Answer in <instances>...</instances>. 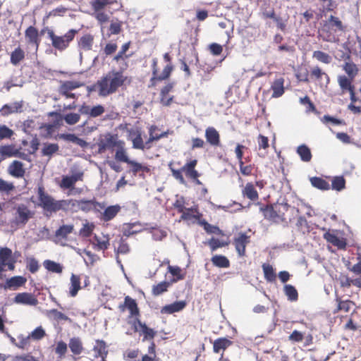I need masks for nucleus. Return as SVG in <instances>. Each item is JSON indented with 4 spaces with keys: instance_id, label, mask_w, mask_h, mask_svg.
Segmentation results:
<instances>
[{
    "instance_id": "f257e3e1",
    "label": "nucleus",
    "mask_w": 361,
    "mask_h": 361,
    "mask_svg": "<svg viewBox=\"0 0 361 361\" xmlns=\"http://www.w3.org/2000/svg\"><path fill=\"white\" fill-rule=\"evenodd\" d=\"M36 194L37 205L43 209L47 216H51L60 210L71 212L80 211L79 200L73 199L56 200L46 192L42 183L38 184Z\"/></svg>"
},
{
    "instance_id": "f03ea898",
    "label": "nucleus",
    "mask_w": 361,
    "mask_h": 361,
    "mask_svg": "<svg viewBox=\"0 0 361 361\" xmlns=\"http://www.w3.org/2000/svg\"><path fill=\"white\" fill-rule=\"evenodd\" d=\"M131 78L125 75L123 71L112 69L103 75L92 87L100 97H107L116 93L120 87L130 85Z\"/></svg>"
},
{
    "instance_id": "7ed1b4c3",
    "label": "nucleus",
    "mask_w": 361,
    "mask_h": 361,
    "mask_svg": "<svg viewBox=\"0 0 361 361\" xmlns=\"http://www.w3.org/2000/svg\"><path fill=\"white\" fill-rule=\"evenodd\" d=\"M264 218L274 224H288L292 221L300 212L295 207H291L287 202L267 204L260 208Z\"/></svg>"
},
{
    "instance_id": "20e7f679",
    "label": "nucleus",
    "mask_w": 361,
    "mask_h": 361,
    "mask_svg": "<svg viewBox=\"0 0 361 361\" xmlns=\"http://www.w3.org/2000/svg\"><path fill=\"white\" fill-rule=\"evenodd\" d=\"M197 164V159H191L185 163L180 169H176L173 167V164L170 163L169 167L171 171L173 177L178 180L181 184H185V180L183 173H185L187 178L193 180L197 185H202V182L199 180L200 174L195 169Z\"/></svg>"
},
{
    "instance_id": "39448f33",
    "label": "nucleus",
    "mask_w": 361,
    "mask_h": 361,
    "mask_svg": "<svg viewBox=\"0 0 361 361\" xmlns=\"http://www.w3.org/2000/svg\"><path fill=\"white\" fill-rule=\"evenodd\" d=\"M164 59L166 61L169 62L167 65L165 66L161 73L159 72L158 67V61L157 59H153L152 61V78L149 80V83L148 85V87H154L157 85V82H161L164 80H168L173 69L174 67L173 64L171 63V56L169 54L166 53L164 55Z\"/></svg>"
},
{
    "instance_id": "423d86ee",
    "label": "nucleus",
    "mask_w": 361,
    "mask_h": 361,
    "mask_svg": "<svg viewBox=\"0 0 361 361\" xmlns=\"http://www.w3.org/2000/svg\"><path fill=\"white\" fill-rule=\"evenodd\" d=\"M77 33L78 30L74 29L69 30L63 36L55 35L52 30H48L47 32L48 37L51 41L53 47L59 51H63L68 48Z\"/></svg>"
},
{
    "instance_id": "0eeeda50",
    "label": "nucleus",
    "mask_w": 361,
    "mask_h": 361,
    "mask_svg": "<svg viewBox=\"0 0 361 361\" xmlns=\"http://www.w3.org/2000/svg\"><path fill=\"white\" fill-rule=\"evenodd\" d=\"M120 140L117 134L107 133L101 135L97 142L98 153L104 154L108 149L113 150Z\"/></svg>"
},
{
    "instance_id": "6e6552de",
    "label": "nucleus",
    "mask_w": 361,
    "mask_h": 361,
    "mask_svg": "<svg viewBox=\"0 0 361 361\" xmlns=\"http://www.w3.org/2000/svg\"><path fill=\"white\" fill-rule=\"evenodd\" d=\"M82 86H84V83L78 80L60 81L58 92L59 94L65 97L66 99H77L76 94L71 92Z\"/></svg>"
},
{
    "instance_id": "1a4fd4ad",
    "label": "nucleus",
    "mask_w": 361,
    "mask_h": 361,
    "mask_svg": "<svg viewBox=\"0 0 361 361\" xmlns=\"http://www.w3.org/2000/svg\"><path fill=\"white\" fill-rule=\"evenodd\" d=\"M16 262V260L13 257V252L10 248L7 247L0 248V279L5 267H7L8 270L13 271Z\"/></svg>"
},
{
    "instance_id": "9d476101",
    "label": "nucleus",
    "mask_w": 361,
    "mask_h": 361,
    "mask_svg": "<svg viewBox=\"0 0 361 361\" xmlns=\"http://www.w3.org/2000/svg\"><path fill=\"white\" fill-rule=\"evenodd\" d=\"M118 310L121 312H124L126 310L129 311V317L130 318H139L140 316V312L136 300L131 297L127 295L124 298L123 303H121L118 305Z\"/></svg>"
},
{
    "instance_id": "9b49d317",
    "label": "nucleus",
    "mask_w": 361,
    "mask_h": 361,
    "mask_svg": "<svg viewBox=\"0 0 361 361\" xmlns=\"http://www.w3.org/2000/svg\"><path fill=\"white\" fill-rule=\"evenodd\" d=\"M310 82H315L320 86H326L330 82L329 75L318 66H314L310 68Z\"/></svg>"
},
{
    "instance_id": "f8f14e48",
    "label": "nucleus",
    "mask_w": 361,
    "mask_h": 361,
    "mask_svg": "<svg viewBox=\"0 0 361 361\" xmlns=\"http://www.w3.org/2000/svg\"><path fill=\"white\" fill-rule=\"evenodd\" d=\"M250 243V236L245 233L240 232L233 238V244L240 257L246 255V246Z\"/></svg>"
},
{
    "instance_id": "ddd939ff",
    "label": "nucleus",
    "mask_w": 361,
    "mask_h": 361,
    "mask_svg": "<svg viewBox=\"0 0 361 361\" xmlns=\"http://www.w3.org/2000/svg\"><path fill=\"white\" fill-rule=\"evenodd\" d=\"M32 216V213L27 206L20 204L16 209L14 222L16 225L24 226Z\"/></svg>"
},
{
    "instance_id": "4468645a",
    "label": "nucleus",
    "mask_w": 361,
    "mask_h": 361,
    "mask_svg": "<svg viewBox=\"0 0 361 361\" xmlns=\"http://www.w3.org/2000/svg\"><path fill=\"white\" fill-rule=\"evenodd\" d=\"M132 326L135 332L139 331L140 334L143 335V341L153 339L157 334L154 329L149 328L139 318L134 319Z\"/></svg>"
},
{
    "instance_id": "2eb2a0df",
    "label": "nucleus",
    "mask_w": 361,
    "mask_h": 361,
    "mask_svg": "<svg viewBox=\"0 0 361 361\" xmlns=\"http://www.w3.org/2000/svg\"><path fill=\"white\" fill-rule=\"evenodd\" d=\"M337 231H328L324 233L323 238L326 241L339 250H344L346 247V239L337 235Z\"/></svg>"
},
{
    "instance_id": "dca6fc26",
    "label": "nucleus",
    "mask_w": 361,
    "mask_h": 361,
    "mask_svg": "<svg viewBox=\"0 0 361 361\" xmlns=\"http://www.w3.org/2000/svg\"><path fill=\"white\" fill-rule=\"evenodd\" d=\"M204 136L206 143L212 147H217L221 146V137L219 131L212 126L207 127L205 129Z\"/></svg>"
},
{
    "instance_id": "f3484780",
    "label": "nucleus",
    "mask_w": 361,
    "mask_h": 361,
    "mask_svg": "<svg viewBox=\"0 0 361 361\" xmlns=\"http://www.w3.org/2000/svg\"><path fill=\"white\" fill-rule=\"evenodd\" d=\"M74 231L73 224H63L60 226L54 233V241L56 243H61L66 241L68 239V236L72 233Z\"/></svg>"
},
{
    "instance_id": "a211bd4d",
    "label": "nucleus",
    "mask_w": 361,
    "mask_h": 361,
    "mask_svg": "<svg viewBox=\"0 0 361 361\" xmlns=\"http://www.w3.org/2000/svg\"><path fill=\"white\" fill-rule=\"evenodd\" d=\"M106 343L104 341L97 340L96 345L93 348V358H89L87 361H106L107 354Z\"/></svg>"
},
{
    "instance_id": "6ab92c4d",
    "label": "nucleus",
    "mask_w": 361,
    "mask_h": 361,
    "mask_svg": "<svg viewBox=\"0 0 361 361\" xmlns=\"http://www.w3.org/2000/svg\"><path fill=\"white\" fill-rule=\"evenodd\" d=\"M25 37L27 43L35 47L37 52L41 41L37 29L32 25L29 26L25 31Z\"/></svg>"
},
{
    "instance_id": "aec40b11",
    "label": "nucleus",
    "mask_w": 361,
    "mask_h": 361,
    "mask_svg": "<svg viewBox=\"0 0 361 361\" xmlns=\"http://www.w3.org/2000/svg\"><path fill=\"white\" fill-rule=\"evenodd\" d=\"M8 173L13 178H22L25 174L24 164L18 160L13 161L8 166Z\"/></svg>"
},
{
    "instance_id": "412c9836",
    "label": "nucleus",
    "mask_w": 361,
    "mask_h": 361,
    "mask_svg": "<svg viewBox=\"0 0 361 361\" xmlns=\"http://www.w3.org/2000/svg\"><path fill=\"white\" fill-rule=\"evenodd\" d=\"M110 238L109 235H103L102 237L94 235L92 245L94 250L105 251L110 245Z\"/></svg>"
},
{
    "instance_id": "4be33fe9",
    "label": "nucleus",
    "mask_w": 361,
    "mask_h": 361,
    "mask_svg": "<svg viewBox=\"0 0 361 361\" xmlns=\"http://www.w3.org/2000/svg\"><path fill=\"white\" fill-rule=\"evenodd\" d=\"M115 159L118 162L127 163L130 159L128 155L126 142L121 140L115 147Z\"/></svg>"
},
{
    "instance_id": "5701e85b",
    "label": "nucleus",
    "mask_w": 361,
    "mask_h": 361,
    "mask_svg": "<svg viewBox=\"0 0 361 361\" xmlns=\"http://www.w3.org/2000/svg\"><path fill=\"white\" fill-rule=\"evenodd\" d=\"M337 306L334 310V314H337L339 312H344L348 313L350 310L355 306V302L350 300H343L341 297L336 295L335 299Z\"/></svg>"
},
{
    "instance_id": "b1692460",
    "label": "nucleus",
    "mask_w": 361,
    "mask_h": 361,
    "mask_svg": "<svg viewBox=\"0 0 361 361\" xmlns=\"http://www.w3.org/2000/svg\"><path fill=\"white\" fill-rule=\"evenodd\" d=\"M202 214L199 212L197 206L190 208H185V211L181 213L180 219L184 221L195 219L199 224Z\"/></svg>"
},
{
    "instance_id": "393cba45",
    "label": "nucleus",
    "mask_w": 361,
    "mask_h": 361,
    "mask_svg": "<svg viewBox=\"0 0 361 361\" xmlns=\"http://www.w3.org/2000/svg\"><path fill=\"white\" fill-rule=\"evenodd\" d=\"M100 208L101 209H103L105 207L104 203H101L99 202H97L96 200L94 198L93 200H79V207L80 210L88 212L91 211L92 209H97V207Z\"/></svg>"
},
{
    "instance_id": "a878e982",
    "label": "nucleus",
    "mask_w": 361,
    "mask_h": 361,
    "mask_svg": "<svg viewBox=\"0 0 361 361\" xmlns=\"http://www.w3.org/2000/svg\"><path fill=\"white\" fill-rule=\"evenodd\" d=\"M14 301L16 303L33 306L37 305L38 303L37 299L32 293H18L14 298Z\"/></svg>"
},
{
    "instance_id": "bb28decb",
    "label": "nucleus",
    "mask_w": 361,
    "mask_h": 361,
    "mask_svg": "<svg viewBox=\"0 0 361 361\" xmlns=\"http://www.w3.org/2000/svg\"><path fill=\"white\" fill-rule=\"evenodd\" d=\"M23 102H15L12 104H4L0 109V114L3 116H7L10 114L21 112L23 111Z\"/></svg>"
},
{
    "instance_id": "cd10ccee",
    "label": "nucleus",
    "mask_w": 361,
    "mask_h": 361,
    "mask_svg": "<svg viewBox=\"0 0 361 361\" xmlns=\"http://www.w3.org/2000/svg\"><path fill=\"white\" fill-rule=\"evenodd\" d=\"M232 344L233 341L226 337L218 338L213 342V351L217 354L224 353Z\"/></svg>"
},
{
    "instance_id": "c85d7f7f",
    "label": "nucleus",
    "mask_w": 361,
    "mask_h": 361,
    "mask_svg": "<svg viewBox=\"0 0 361 361\" xmlns=\"http://www.w3.org/2000/svg\"><path fill=\"white\" fill-rule=\"evenodd\" d=\"M104 211L101 214V220L107 222L112 220L121 211V206L118 204L109 206L104 208Z\"/></svg>"
},
{
    "instance_id": "c756f323",
    "label": "nucleus",
    "mask_w": 361,
    "mask_h": 361,
    "mask_svg": "<svg viewBox=\"0 0 361 361\" xmlns=\"http://www.w3.org/2000/svg\"><path fill=\"white\" fill-rule=\"evenodd\" d=\"M27 281L26 278L21 276H13L7 279L3 286L4 289L16 290L20 286H23Z\"/></svg>"
},
{
    "instance_id": "7c9ffc66",
    "label": "nucleus",
    "mask_w": 361,
    "mask_h": 361,
    "mask_svg": "<svg viewBox=\"0 0 361 361\" xmlns=\"http://www.w3.org/2000/svg\"><path fill=\"white\" fill-rule=\"evenodd\" d=\"M186 306L185 301H176L164 306L161 310L162 314H173L181 311Z\"/></svg>"
},
{
    "instance_id": "2f4dec72",
    "label": "nucleus",
    "mask_w": 361,
    "mask_h": 361,
    "mask_svg": "<svg viewBox=\"0 0 361 361\" xmlns=\"http://www.w3.org/2000/svg\"><path fill=\"white\" fill-rule=\"evenodd\" d=\"M242 195L244 197L255 202L259 200V194L252 183H247L242 190Z\"/></svg>"
},
{
    "instance_id": "473e14b6",
    "label": "nucleus",
    "mask_w": 361,
    "mask_h": 361,
    "mask_svg": "<svg viewBox=\"0 0 361 361\" xmlns=\"http://www.w3.org/2000/svg\"><path fill=\"white\" fill-rule=\"evenodd\" d=\"M129 135L131 136L132 134H135V137H131V141L133 143V148L137 149L144 150L143 140L142 137L141 131L139 129H130L128 130Z\"/></svg>"
},
{
    "instance_id": "72a5a7b5",
    "label": "nucleus",
    "mask_w": 361,
    "mask_h": 361,
    "mask_svg": "<svg viewBox=\"0 0 361 361\" xmlns=\"http://www.w3.org/2000/svg\"><path fill=\"white\" fill-rule=\"evenodd\" d=\"M126 164L130 166V171L134 175H136L140 172L149 173L151 171L149 166L142 165L134 160L130 159Z\"/></svg>"
},
{
    "instance_id": "f704fd0d",
    "label": "nucleus",
    "mask_w": 361,
    "mask_h": 361,
    "mask_svg": "<svg viewBox=\"0 0 361 361\" xmlns=\"http://www.w3.org/2000/svg\"><path fill=\"white\" fill-rule=\"evenodd\" d=\"M284 79L283 78H276L271 84V89L273 91L272 97H279L284 93Z\"/></svg>"
},
{
    "instance_id": "c9c22d12",
    "label": "nucleus",
    "mask_w": 361,
    "mask_h": 361,
    "mask_svg": "<svg viewBox=\"0 0 361 361\" xmlns=\"http://www.w3.org/2000/svg\"><path fill=\"white\" fill-rule=\"evenodd\" d=\"M80 281L81 279L79 275L72 274L71 276V286L69 288L70 296L75 297L78 291L82 288L80 286Z\"/></svg>"
},
{
    "instance_id": "e433bc0d",
    "label": "nucleus",
    "mask_w": 361,
    "mask_h": 361,
    "mask_svg": "<svg viewBox=\"0 0 361 361\" xmlns=\"http://www.w3.org/2000/svg\"><path fill=\"white\" fill-rule=\"evenodd\" d=\"M60 137L65 141L73 142L82 148H85L88 145V143L85 140L78 137L77 135L73 133L61 134Z\"/></svg>"
},
{
    "instance_id": "4c0bfd02",
    "label": "nucleus",
    "mask_w": 361,
    "mask_h": 361,
    "mask_svg": "<svg viewBox=\"0 0 361 361\" xmlns=\"http://www.w3.org/2000/svg\"><path fill=\"white\" fill-rule=\"evenodd\" d=\"M47 316L50 319H53L57 322L62 321L68 322L70 323L72 322V319L71 318L56 309L48 310L47 312Z\"/></svg>"
},
{
    "instance_id": "58836bf2",
    "label": "nucleus",
    "mask_w": 361,
    "mask_h": 361,
    "mask_svg": "<svg viewBox=\"0 0 361 361\" xmlns=\"http://www.w3.org/2000/svg\"><path fill=\"white\" fill-rule=\"evenodd\" d=\"M25 57V53L24 50L20 47H18L16 48L10 55V62L13 66H18Z\"/></svg>"
},
{
    "instance_id": "ea45409f",
    "label": "nucleus",
    "mask_w": 361,
    "mask_h": 361,
    "mask_svg": "<svg viewBox=\"0 0 361 361\" xmlns=\"http://www.w3.org/2000/svg\"><path fill=\"white\" fill-rule=\"evenodd\" d=\"M94 42V37L91 34H85L82 35L78 41V47L84 51L92 49Z\"/></svg>"
},
{
    "instance_id": "a19ab883",
    "label": "nucleus",
    "mask_w": 361,
    "mask_h": 361,
    "mask_svg": "<svg viewBox=\"0 0 361 361\" xmlns=\"http://www.w3.org/2000/svg\"><path fill=\"white\" fill-rule=\"evenodd\" d=\"M130 247L126 238L121 237L118 241V246L115 248V253L116 255V260L118 263H121L119 260V255H127L130 252Z\"/></svg>"
},
{
    "instance_id": "79ce46f5",
    "label": "nucleus",
    "mask_w": 361,
    "mask_h": 361,
    "mask_svg": "<svg viewBox=\"0 0 361 361\" xmlns=\"http://www.w3.org/2000/svg\"><path fill=\"white\" fill-rule=\"evenodd\" d=\"M168 271L173 276L169 281L171 284L185 278V274L183 273L182 269L178 266L169 265Z\"/></svg>"
},
{
    "instance_id": "37998d69",
    "label": "nucleus",
    "mask_w": 361,
    "mask_h": 361,
    "mask_svg": "<svg viewBox=\"0 0 361 361\" xmlns=\"http://www.w3.org/2000/svg\"><path fill=\"white\" fill-rule=\"evenodd\" d=\"M310 181L314 188L321 190H329L331 188L330 184L322 178L314 176L310 178Z\"/></svg>"
},
{
    "instance_id": "c03bdc74",
    "label": "nucleus",
    "mask_w": 361,
    "mask_h": 361,
    "mask_svg": "<svg viewBox=\"0 0 361 361\" xmlns=\"http://www.w3.org/2000/svg\"><path fill=\"white\" fill-rule=\"evenodd\" d=\"M211 261L214 266L219 268H228L230 267V261L224 255H215L212 257Z\"/></svg>"
},
{
    "instance_id": "a18cd8bd",
    "label": "nucleus",
    "mask_w": 361,
    "mask_h": 361,
    "mask_svg": "<svg viewBox=\"0 0 361 361\" xmlns=\"http://www.w3.org/2000/svg\"><path fill=\"white\" fill-rule=\"evenodd\" d=\"M68 346L74 355H80L83 350L82 343L80 338L73 337L71 338Z\"/></svg>"
},
{
    "instance_id": "49530a36",
    "label": "nucleus",
    "mask_w": 361,
    "mask_h": 361,
    "mask_svg": "<svg viewBox=\"0 0 361 361\" xmlns=\"http://www.w3.org/2000/svg\"><path fill=\"white\" fill-rule=\"evenodd\" d=\"M16 146L13 144L0 145V155L4 159L13 157L16 155Z\"/></svg>"
},
{
    "instance_id": "de8ad7c7",
    "label": "nucleus",
    "mask_w": 361,
    "mask_h": 361,
    "mask_svg": "<svg viewBox=\"0 0 361 361\" xmlns=\"http://www.w3.org/2000/svg\"><path fill=\"white\" fill-rule=\"evenodd\" d=\"M257 143H258V149H259V155L262 157H264L267 154V152H265L269 147V139L267 137L259 135L257 137Z\"/></svg>"
},
{
    "instance_id": "09e8293b",
    "label": "nucleus",
    "mask_w": 361,
    "mask_h": 361,
    "mask_svg": "<svg viewBox=\"0 0 361 361\" xmlns=\"http://www.w3.org/2000/svg\"><path fill=\"white\" fill-rule=\"evenodd\" d=\"M44 268L52 273L61 274L63 271V266L54 261L50 259H46L43 262Z\"/></svg>"
},
{
    "instance_id": "8fccbe9b",
    "label": "nucleus",
    "mask_w": 361,
    "mask_h": 361,
    "mask_svg": "<svg viewBox=\"0 0 361 361\" xmlns=\"http://www.w3.org/2000/svg\"><path fill=\"white\" fill-rule=\"evenodd\" d=\"M171 283L169 281H161L157 285H154L152 288V294L154 296H159L168 291Z\"/></svg>"
},
{
    "instance_id": "3c124183",
    "label": "nucleus",
    "mask_w": 361,
    "mask_h": 361,
    "mask_svg": "<svg viewBox=\"0 0 361 361\" xmlns=\"http://www.w3.org/2000/svg\"><path fill=\"white\" fill-rule=\"evenodd\" d=\"M262 269L264 272V279L268 282H274L276 281V274L271 264L267 263L263 264Z\"/></svg>"
},
{
    "instance_id": "603ef678",
    "label": "nucleus",
    "mask_w": 361,
    "mask_h": 361,
    "mask_svg": "<svg viewBox=\"0 0 361 361\" xmlns=\"http://www.w3.org/2000/svg\"><path fill=\"white\" fill-rule=\"evenodd\" d=\"M204 243L210 247L212 252H214L218 248L226 247L228 245V242L220 240L219 239L214 237H212L208 241L204 242Z\"/></svg>"
},
{
    "instance_id": "864d4df0",
    "label": "nucleus",
    "mask_w": 361,
    "mask_h": 361,
    "mask_svg": "<svg viewBox=\"0 0 361 361\" xmlns=\"http://www.w3.org/2000/svg\"><path fill=\"white\" fill-rule=\"evenodd\" d=\"M295 77L300 82H310V71L305 66H300L298 67L296 73Z\"/></svg>"
},
{
    "instance_id": "5fc2aeb1",
    "label": "nucleus",
    "mask_w": 361,
    "mask_h": 361,
    "mask_svg": "<svg viewBox=\"0 0 361 361\" xmlns=\"http://www.w3.org/2000/svg\"><path fill=\"white\" fill-rule=\"evenodd\" d=\"M297 152L299 154L302 161L308 162L312 159V153L310 148L305 145H302L299 146L297 149Z\"/></svg>"
},
{
    "instance_id": "6e6d98bb",
    "label": "nucleus",
    "mask_w": 361,
    "mask_h": 361,
    "mask_svg": "<svg viewBox=\"0 0 361 361\" xmlns=\"http://www.w3.org/2000/svg\"><path fill=\"white\" fill-rule=\"evenodd\" d=\"M114 0H92L91 6L94 12L102 11L106 6L111 5Z\"/></svg>"
},
{
    "instance_id": "4d7b16f0",
    "label": "nucleus",
    "mask_w": 361,
    "mask_h": 361,
    "mask_svg": "<svg viewBox=\"0 0 361 361\" xmlns=\"http://www.w3.org/2000/svg\"><path fill=\"white\" fill-rule=\"evenodd\" d=\"M130 46V42H128L123 44L121 47V50L114 56V60L118 62L120 61H125L127 59H128L131 55L126 54V51L129 49Z\"/></svg>"
},
{
    "instance_id": "13d9d810",
    "label": "nucleus",
    "mask_w": 361,
    "mask_h": 361,
    "mask_svg": "<svg viewBox=\"0 0 361 361\" xmlns=\"http://www.w3.org/2000/svg\"><path fill=\"white\" fill-rule=\"evenodd\" d=\"M284 293L290 301H296L298 299V293L296 288L290 284L284 286Z\"/></svg>"
},
{
    "instance_id": "bf43d9fd",
    "label": "nucleus",
    "mask_w": 361,
    "mask_h": 361,
    "mask_svg": "<svg viewBox=\"0 0 361 361\" xmlns=\"http://www.w3.org/2000/svg\"><path fill=\"white\" fill-rule=\"evenodd\" d=\"M312 57L317 61L325 64H329L332 61V58L329 54L319 50L313 52Z\"/></svg>"
},
{
    "instance_id": "052dcab7",
    "label": "nucleus",
    "mask_w": 361,
    "mask_h": 361,
    "mask_svg": "<svg viewBox=\"0 0 361 361\" xmlns=\"http://www.w3.org/2000/svg\"><path fill=\"white\" fill-rule=\"evenodd\" d=\"M338 84L343 91H352L355 89L352 85L351 80L348 78L345 75H341L338 78Z\"/></svg>"
},
{
    "instance_id": "680f3d73",
    "label": "nucleus",
    "mask_w": 361,
    "mask_h": 361,
    "mask_svg": "<svg viewBox=\"0 0 361 361\" xmlns=\"http://www.w3.org/2000/svg\"><path fill=\"white\" fill-rule=\"evenodd\" d=\"M345 188V180L342 176H335L331 180V188L341 191Z\"/></svg>"
},
{
    "instance_id": "e2e57ef3",
    "label": "nucleus",
    "mask_w": 361,
    "mask_h": 361,
    "mask_svg": "<svg viewBox=\"0 0 361 361\" xmlns=\"http://www.w3.org/2000/svg\"><path fill=\"white\" fill-rule=\"evenodd\" d=\"M199 224L203 227L204 231L208 233H216L219 234L221 231L216 226L209 224L205 219L200 220Z\"/></svg>"
},
{
    "instance_id": "0e129e2a",
    "label": "nucleus",
    "mask_w": 361,
    "mask_h": 361,
    "mask_svg": "<svg viewBox=\"0 0 361 361\" xmlns=\"http://www.w3.org/2000/svg\"><path fill=\"white\" fill-rule=\"evenodd\" d=\"M15 190V185L12 182H8L0 178V192L5 194H10Z\"/></svg>"
},
{
    "instance_id": "69168bd1",
    "label": "nucleus",
    "mask_w": 361,
    "mask_h": 361,
    "mask_svg": "<svg viewBox=\"0 0 361 361\" xmlns=\"http://www.w3.org/2000/svg\"><path fill=\"white\" fill-rule=\"evenodd\" d=\"M239 164V169L240 172L242 175L248 176H251L252 174L255 165L252 164H245V162L244 161L238 162Z\"/></svg>"
},
{
    "instance_id": "338daca9",
    "label": "nucleus",
    "mask_w": 361,
    "mask_h": 361,
    "mask_svg": "<svg viewBox=\"0 0 361 361\" xmlns=\"http://www.w3.org/2000/svg\"><path fill=\"white\" fill-rule=\"evenodd\" d=\"M59 150V145L56 143L44 144L42 153L44 156H51Z\"/></svg>"
},
{
    "instance_id": "774afa93",
    "label": "nucleus",
    "mask_w": 361,
    "mask_h": 361,
    "mask_svg": "<svg viewBox=\"0 0 361 361\" xmlns=\"http://www.w3.org/2000/svg\"><path fill=\"white\" fill-rule=\"evenodd\" d=\"M343 70L351 80L357 75L358 71L355 64L352 62H346L343 66Z\"/></svg>"
}]
</instances>
